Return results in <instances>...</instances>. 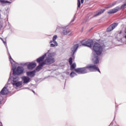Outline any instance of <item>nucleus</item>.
Returning <instances> with one entry per match:
<instances>
[{"label":"nucleus","instance_id":"nucleus-26","mask_svg":"<svg viewBox=\"0 0 126 126\" xmlns=\"http://www.w3.org/2000/svg\"><path fill=\"white\" fill-rule=\"evenodd\" d=\"M0 103H1V101H0Z\"/></svg>","mask_w":126,"mask_h":126},{"label":"nucleus","instance_id":"nucleus-25","mask_svg":"<svg viewBox=\"0 0 126 126\" xmlns=\"http://www.w3.org/2000/svg\"><path fill=\"white\" fill-rule=\"evenodd\" d=\"M116 4V3H113L112 4V6H114V5H115Z\"/></svg>","mask_w":126,"mask_h":126},{"label":"nucleus","instance_id":"nucleus-17","mask_svg":"<svg viewBox=\"0 0 126 126\" xmlns=\"http://www.w3.org/2000/svg\"><path fill=\"white\" fill-rule=\"evenodd\" d=\"M84 2V0H81V2H80V0H78L77 1V5H78V7L79 8L80 7V6L81 5V3H83Z\"/></svg>","mask_w":126,"mask_h":126},{"label":"nucleus","instance_id":"nucleus-14","mask_svg":"<svg viewBox=\"0 0 126 126\" xmlns=\"http://www.w3.org/2000/svg\"><path fill=\"white\" fill-rule=\"evenodd\" d=\"M22 80L24 81V83H28L29 82H30V78L24 76L22 77Z\"/></svg>","mask_w":126,"mask_h":126},{"label":"nucleus","instance_id":"nucleus-16","mask_svg":"<svg viewBox=\"0 0 126 126\" xmlns=\"http://www.w3.org/2000/svg\"><path fill=\"white\" fill-rule=\"evenodd\" d=\"M44 63H41V64H39V65L36 67L35 70H36V71H40V70H41V69H42V67H43L44 66Z\"/></svg>","mask_w":126,"mask_h":126},{"label":"nucleus","instance_id":"nucleus-10","mask_svg":"<svg viewBox=\"0 0 126 126\" xmlns=\"http://www.w3.org/2000/svg\"><path fill=\"white\" fill-rule=\"evenodd\" d=\"M36 64L35 63H31L27 65L28 69H33L34 67H36Z\"/></svg>","mask_w":126,"mask_h":126},{"label":"nucleus","instance_id":"nucleus-3","mask_svg":"<svg viewBox=\"0 0 126 126\" xmlns=\"http://www.w3.org/2000/svg\"><path fill=\"white\" fill-rule=\"evenodd\" d=\"M81 44L83 46H86V47L91 48L92 45H93V40L92 39H85L81 41Z\"/></svg>","mask_w":126,"mask_h":126},{"label":"nucleus","instance_id":"nucleus-24","mask_svg":"<svg viewBox=\"0 0 126 126\" xmlns=\"http://www.w3.org/2000/svg\"><path fill=\"white\" fill-rule=\"evenodd\" d=\"M0 126H2V124L1 123V122H0Z\"/></svg>","mask_w":126,"mask_h":126},{"label":"nucleus","instance_id":"nucleus-19","mask_svg":"<svg viewBox=\"0 0 126 126\" xmlns=\"http://www.w3.org/2000/svg\"><path fill=\"white\" fill-rule=\"evenodd\" d=\"M9 61H10L11 64H13V63H15V62H14L13 59H12V58H11V56H9Z\"/></svg>","mask_w":126,"mask_h":126},{"label":"nucleus","instance_id":"nucleus-4","mask_svg":"<svg viewBox=\"0 0 126 126\" xmlns=\"http://www.w3.org/2000/svg\"><path fill=\"white\" fill-rule=\"evenodd\" d=\"M24 71V69L23 67L21 66H18L16 68V70H13V74L14 75H20V74H22L23 72Z\"/></svg>","mask_w":126,"mask_h":126},{"label":"nucleus","instance_id":"nucleus-7","mask_svg":"<svg viewBox=\"0 0 126 126\" xmlns=\"http://www.w3.org/2000/svg\"><path fill=\"white\" fill-rule=\"evenodd\" d=\"M118 26V23H114L111 24L109 28L107 29V32H111L113 31V29H115Z\"/></svg>","mask_w":126,"mask_h":126},{"label":"nucleus","instance_id":"nucleus-20","mask_svg":"<svg viewBox=\"0 0 126 126\" xmlns=\"http://www.w3.org/2000/svg\"><path fill=\"white\" fill-rule=\"evenodd\" d=\"M75 75H76V74L75 72L72 71L70 73V77H73Z\"/></svg>","mask_w":126,"mask_h":126},{"label":"nucleus","instance_id":"nucleus-6","mask_svg":"<svg viewBox=\"0 0 126 126\" xmlns=\"http://www.w3.org/2000/svg\"><path fill=\"white\" fill-rule=\"evenodd\" d=\"M58 39V36L57 35H54L53 36L52 40L50 41V47H55L56 46H58V43L56 42V39Z\"/></svg>","mask_w":126,"mask_h":126},{"label":"nucleus","instance_id":"nucleus-21","mask_svg":"<svg viewBox=\"0 0 126 126\" xmlns=\"http://www.w3.org/2000/svg\"><path fill=\"white\" fill-rule=\"evenodd\" d=\"M68 63L70 64V65H71L72 64V58L70 57L68 60Z\"/></svg>","mask_w":126,"mask_h":126},{"label":"nucleus","instance_id":"nucleus-18","mask_svg":"<svg viewBox=\"0 0 126 126\" xmlns=\"http://www.w3.org/2000/svg\"><path fill=\"white\" fill-rule=\"evenodd\" d=\"M70 70H73L75 67H76V64L75 63H72L71 65H70Z\"/></svg>","mask_w":126,"mask_h":126},{"label":"nucleus","instance_id":"nucleus-2","mask_svg":"<svg viewBox=\"0 0 126 126\" xmlns=\"http://www.w3.org/2000/svg\"><path fill=\"white\" fill-rule=\"evenodd\" d=\"M47 57L46 59L45 60V64H52V63H55V53H50L47 52Z\"/></svg>","mask_w":126,"mask_h":126},{"label":"nucleus","instance_id":"nucleus-9","mask_svg":"<svg viewBox=\"0 0 126 126\" xmlns=\"http://www.w3.org/2000/svg\"><path fill=\"white\" fill-rule=\"evenodd\" d=\"M12 84L13 86H16V87H19L22 85V82H17L16 79H13Z\"/></svg>","mask_w":126,"mask_h":126},{"label":"nucleus","instance_id":"nucleus-13","mask_svg":"<svg viewBox=\"0 0 126 126\" xmlns=\"http://www.w3.org/2000/svg\"><path fill=\"white\" fill-rule=\"evenodd\" d=\"M2 95H5L8 93V90L7 88L4 87L0 92Z\"/></svg>","mask_w":126,"mask_h":126},{"label":"nucleus","instance_id":"nucleus-23","mask_svg":"<svg viewBox=\"0 0 126 126\" xmlns=\"http://www.w3.org/2000/svg\"><path fill=\"white\" fill-rule=\"evenodd\" d=\"M0 39L1 40V41H2V42L4 45H6V41L3 40V39L1 38H0Z\"/></svg>","mask_w":126,"mask_h":126},{"label":"nucleus","instance_id":"nucleus-22","mask_svg":"<svg viewBox=\"0 0 126 126\" xmlns=\"http://www.w3.org/2000/svg\"><path fill=\"white\" fill-rule=\"evenodd\" d=\"M0 2H1V3H10V2H9V1H4V0H0Z\"/></svg>","mask_w":126,"mask_h":126},{"label":"nucleus","instance_id":"nucleus-11","mask_svg":"<svg viewBox=\"0 0 126 126\" xmlns=\"http://www.w3.org/2000/svg\"><path fill=\"white\" fill-rule=\"evenodd\" d=\"M36 73V71L33 70L32 71H28L26 72V74L28 76H30V77H34L35 76V74Z\"/></svg>","mask_w":126,"mask_h":126},{"label":"nucleus","instance_id":"nucleus-12","mask_svg":"<svg viewBox=\"0 0 126 126\" xmlns=\"http://www.w3.org/2000/svg\"><path fill=\"white\" fill-rule=\"evenodd\" d=\"M79 47V45L78 44L74 45L73 47L71 48V51L73 55H74L75 52L77 51V49Z\"/></svg>","mask_w":126,"mask_h":126},{"label":"nucleus","instance_id":"nucleus-1","mask_svg":"<svg viewBox=\"0 0 126 126\" xmlns=\"http://www.w3.org/2000/svg\"><path fill=\"white\" fill-rule=\"evenodd\" d=\"M93 50L96 54L94 55L93 58L92 59V62L94 64H90L86 67L75 69L74 71L77 73L82 74L87 73V72H89V71L90 72L98 71L99 73H101L99 67H98V66L96 65V64L99 63V60L98 56H100V55L102 54V52H103V46H101V45L98 43H95L93 46Z\"/></svg>","mask_w":126,"mask_h":126},{"label":"nucleus","instance_id":"nucleus-8","mask_svg":"<svg viewBox=\"0 0 126 126\" xmlns=\"http://www.w3.org/2000/svg\"><path fill=\"white\" fill-rule=\"evenodd\" d=\"M72 33V32H71V31L69 29H65L62 32L63 35L67 36H69V35H71Z\"/></svg>","mask_w":126,"mask_h":126},{"label":"nucleus","instance_id":"nucleus-15","mask_svg":"<svg viewBox=\"0 0 126 126\" xmlns=\"http://www.w3.org/2000/svg\"><path fill=\"white\" fill-rule=\"evenodd\" d=\"M106 10L105 9H102L99 10L97 14L94 15V17H96V16H98V15H100V14H102V13H103V12Z\"/></svg>","mask_w":126,"mask_h":126},{"label":"nucleus","instance_id":"nucleus-5","mask_svg":"<svg viewBox=\"0 0 126 126\" xmlns=\"http://www.w3.org/2000/svg\"><path fill=\"white\" fill-rule=\"evenodd\" d=\"M46 56H47V54H44L42 56L39 57L37 59H36V63H39V64H42V63H44V65L46 64V63L45 62V58H46Z\"/></svg>","mask_w":126,"mask_h":126}]
</instances>
